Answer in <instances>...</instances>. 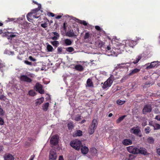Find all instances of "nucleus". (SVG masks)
<instances>
[{
    "instance_id": "nucleus-1",
    "label": "nucleus",
    "mask_w": 160,
    "mask_h": 160,
    "mask_svg": "<svg viewBox=\"0 0 160 160\" xmlns=\"http://www.w3.org/2000/svg\"><path fill=\"white\" fill-rule=\"evenodd\" d=\"M137 42L136 41L132 40H128L127 41V42L125 45H121L119 46L118 49L120 51L128 52L129 51L128 49V46L130 47L133 48L135 45H136Z\"/></svg>"
},
{
    "instance_id": "nucleus-2",
    "label": "nucleus",
    "mask_w": 160,
    "mask_h": 160,
    "mask_svg": "<svg viewBox=\"0 0 160 160\" xmlns=\"http://www.w3.org/2000/svg\"><path fill=\"white\" fill-rule=\"evenodd\" d=\"M1 33L2 34L3 36L7 38L8 40H12V38H15L16 36V32H9L7 30L2 31L1 30Z\"/></svg>"
},
{
    "instance_id": "nucleus-3",
    "label": "nucleus",
    "mask_w": 160,
    "mask_h": 160,
    "mask_svg": "<svg viewBox=\"0 0 160 160\" xmlns=\"http://www.w3.org/2000/svg\"><path fill=\"white\" fill-rule=\"evenodd\" d=\"M70 145L74 149L79 150L82 146V143L80 141L76 139L72 141L70 143Z\"/></svg>"
},
{
    "instance_id": "nucleus-4",
    "label": "nucleus",
    "mask_w": 160,
    "mask_h": 160,
    "mask_svg": "<svg viewBox=\"0 0 160 160\" xmlns=\"http://www.w3.org/2000/svg\"><path fill=\"white\" fill-rule=\"evenodd\" d=\"M115 79L114 76L111 75L110 77L103 84L102 88L105 89L108 88L110 87Z\"/></svg>"
},
{
    "instance_id": "nucleus-5",
    "label": "nucleus",
    "mask_w": 160,
    "mask_h": 160,
    "mask_svg": "<svg viewBox=\"0 0 160 160\" xmlns=\"http://www.w3.org/2000/svg\"><path fill=\"white\" fill-rule=\"evenodd\" d=\"M131 133H133L140 137L142 136V134L141 131L139 127L137 126L136 127H133L131 128L130 130Z\"/></svg>"
},
{
    "instance_id": "nucleus-6",
    "label": "nucleus",
    "mask_w": 160,
    "mask_h": 160,
    "mask_svg": "<svg viewBox=\"0 0 160 160\" xmlns=\"http://www.w3.org/2000/svg\"><path fill=\"white\" fill-rule=\"evenodd\" d=\"M19 79L22 82H26L28 83H30L32 81V79L26 75H20Z\"/></svg>"
},
{
    "instance_id": "nucleus-7",
    "label": "nucleus",
    "mask_w": 160,
    "mask_h": 160,
    "mask_svg": "<svg viewBox=\"0 0 160 160\" xmlns=\"http://www.w3.org/2000/svg\"><path fill=\"white\" fill-rule=\"evenodd\" d=\"M127 151L130 153L137 154L138 148L133 146H130L127 147Z\"/></svg>"
},
{
    "instance_id": "nucleus-8",
    "label": "nucleus",
    "mask_w": 160,
    "mask_h": 160,
    "mask_svg": "<svg viewBox=\"0 0 160 160\" xmlns=\"http://www.w3.org/2000/svg\"><path fill=\"white\" fill-rule=\"evenodd\" d=\"M57 155L55 150H52L50 151L49 155V160H56Z\"/></svg>"
},
{
    "instance_id": "nucleus-9",
    "label": "nucleus",
    "mask_w": 160,
    "mask_h": 160,
    "mask_svg": "<svg viewBox=\"0 0 160 160\" xmlns=\"http://www.w3.org/2000/svg\"><path fill=\"white\" fill-rule=\"evenodd\" d=\"M58 135H55L52 137L50 140V144L52 145H56L58 143Z\"/></svg>"
},
{
    "instance_id": "nucleus-10",
    "label": "nucleus",
    "mask_w": 160,
    "mask_h": 160,
    "mask_svg": "<svg viewBox=\"0 0 160 160\" xmlns=\"http://www.w3.org/2000/svg\"><path fill=\"white\" fill-rule=\"evenodd\" d=\"M35 87L37 91L40 94H42L44 93V90L42 89V86L39 83L37 82L36 84Z\"/></svg>"
},
{
    "instance_id": "nucleus-11",
    "label": "nucleus",
    "mask_w": 160,
    "mask_h": 160,
    "mask_svg": "<svg viewBox=\"0 0 160 160\" xmlns=\"http://www.w3.org/2000/svg\"><path fill=\"white\" fill-rule=\"evenodd\" d=\"M152 108L149 105L147 104L144 106L143 110V113L144 114H146L147 113L149 112H151Z\"/></svg>"
},
{
    "instance_id": "nucleus-12",
    "label": "nucleus",
    "mask_w": 160,
    "mask_h": 160,
    "mask_svg": "<svg viewBox=\"0 0 160 160\" xmlns=\"http://www.w3.org/2000/svg\"><path fill=\"white\" fill-rule=\"evenodd\" d=\"M27 19L29 22H31L33 18H38L39 16H37L34 15L31 12L28 13L27 15Z\"/></svg>"
},
{
    "instance_id": "nucleus-13",
    "label": "nucleus",
    "mask_w": 160,
    "mask_h": 160,
    "mask_svg": "<svg viewBox=\"0 0 160 160\" xmlns=\"http://www.w3.org/2000/svg\"><path fill=\"white\" fill-rule=\"evenodd\" d=\"M5 160H14V158L11 154L9 153H6L4 156Z\"/></svg>"
},
{
    "instance_id": "nucleus-14",
    "label": "nucleus",
    "mask_w": 160,
    "mask_h": 160,
    "mask_svg": "<svg viewBox=\"0 0 160 160\" xmlns=\"http://www.w3.org/2000/svg\"><path fill=\"white\" fill-rule=\"evenodd\" d=\"M147 150L144 148L140 147L139 149L138 148L137 154H141L144 155L147 154Z\"/></svg>"
},
{
    "instance_id": "nucleus-15",
    "label": "nucleus",
    "mask_w": 160,
    "mask_h": 160,
    "mask_svg": "<svg viewBox=\"0 0 160 160\" xmlns=\"http://www.w3.org/2000/svg\"><path fill=\"white\" fill-rule=\"evenodd\" d=\"M132 141L129 139H125L122 141V143L125 146H128L131 145L132 144Z\"/></svg>"
},
{
    "instance_id": "nucleus-16",
    "label": "nucleus",
    "mask_w": 160,
    "mask_h": 160,
    "mask_svg": "<svg viewBox=\"0 0 160 160\" xmlns=\"http://www.w3.org/2000/svg\"><path fill=\"white\" fill-rule=\"evenodd\" d=\"M142 57L140 56H137L135 59H132L130 61L131 63H133L134 64L137 63L141 59Z\"/></svg>"
},
{
    "instance_id": "nucleus-17",
    "label": "nucleus",
    "mask_w": 160,
    "mask_h": 160,
    "mask_svg": "<svg viewBox=\"0 0 160 160\" xmlns=\"http://www.w3.org/2000/svg\"><path fill=\"white\" fill-rule=\"evenodd\" d=\"M105 42L101 41H98L95 42V45L98 48L103 47L104 45Z\"/></svg>"
},
{
    "instance_id": "nucleus-18",
    "label": "nucleus",
    "mask_w": 160,
    "mask_h": 160,
    "mask_svg": "<svg viewBox=\"0 0 160 160\" xmlns=\"http://www.w3.org/2000/svg\"><path fill=\"white\" fill-rule=\"evenodd\" d=\"M82 148H81V151L84 154H87L89 151V149L88 147L84 146L83 147L82 145Z\"/></svg>"
},
{
    "instance_id": "nucleus-19",
    "label": "nucleus",
    "mask_w": 160,
    "mask_h": 160,
    "mask_svg": "<svg viewBox=\"0 0 160 160\" xmlns=\"http://www.w3.org/2000/svg\"><path fill=\"white\" fill-rule=\"evenodd\" d=\"M140 70V68H136L131 70V72L129 73V76H131L138 72Z\"/></svg>"
},
{
    "instance_id": "nucleus-20",
    "label": "nucleus",
    "mask_w": 160,
    "mask_h": 160,
    "mask_svg": "<svg viewBox=\"0 0 160 160\" xmlns=\"http://www.w3.org/2000/svg\"><path fill=\"white\" fill-rule=\"evenodd\" d=\"M75 69L79 71L82 72L84 70V68L81 65H77L75 66Z\"/></svg>"
},
{
    "instance_id": "nucleus-21",
    "label": "nucleus",
    "mask_w": 160,
    "mask_h": 160,
    "mask_svg": "<svg viewBox=\"0 0 160 160\" xmlns=\"http://www.w3.org/2000/svg\"><path fill=\"white\" fill-rule=\"evenodd\" d=\"M66 35L69 37L76 36V35L75 34L73 30L68 31L66 33Z\"/></svg>"
},
{
    "instance_id": "nucleus-22",
    "label": "nucleus",
    "mask_w": 160,
    "mask_h": 160,
    "mask_svg": "<svg viewBox=\"0 0 160 160\" xmlns=\"http://www.w3.org/2000/svg\"><path fill=\"white\" fill-rule=\"evenodd\" d=\"M97 125H98L97 120L96 119H94L93 120L92 123L91 124V125L90 126L95 128H96L97 127Z\"/></svg>"
},
{
    "instance_id": "nucleus-23",
    "label": "nucleus",
    "mask_w": 160,
    "mask_h": 160,
    "mask_svg": "<svg viewBox=\"0 0 160 160\" xmlns=\"http://www.w3.org/2000/svg\"><path fill=\"white\" fill-rule=\"evenodd\" d=\"M41 8V4H38V7L37 8H35L31 12L33 14L36 13L40 10Z\"/></svg>"
},
{
    "instance_id": "nucleus-24",
    "label": "nucleus",
    "mask_w": 160,
    "mask_h": 160,
    "mask_svg": "<svg viewBox=\"0 0 160 160\" xmlns=\"http://www.w3.org/2000/svg\"><path fill=\"white\" fill-rule=\"evenodd\" d=\"M87 84L88 87H93V84L91 79L88 78L87 81Z\"/></svg>"
},
{
    "instance_id": "nucleus-25",
    "label": "nucleus",
    "mask_w": 160,
    "mask_h": 160,
    "mask_svg": "<svg viewBox=\"0 0 160 160\" xmlns=\"http://www.w3.org/2000/svg\"><path fill=\"white\" fill-rule=\"evenodd\" d=\"M44 100V98L43 97L37 99V101L35 103L36 105H37L39 104H40L43 102Z\"/></svg>"
},
{
    "instance_id": "nucleus-26",
    "label": "nucleus",
    "mask_w": 160,
    "mask_h": 160,
    "mask_svg": "<svg viewBox=\"0 0 160 160\" xmlns=\"http://www.w3.org/2000/svg\"><path fill=\"white\" fill-rule=\"evenodd\" d=\"M49 106V103L46 102L43 104L42 106V109L44 111H46L48 110Z\"/></svg>"
},
{
    "instance_id": "nucleus-27",
    "label": "nucleus",
    "mask_w": 160,
    "mask_h": 160,
    "mask_svg": "<svg viewBox=\"0 0 160 160\" xmlns=\"http://www.w3.org/2000/svg\"><path fill=\"white\" fill-rule=\"evenodd\" d=\"M127 63H122L118 64L116 67L117 68H127L126 66Z\"/></svg>"
},
{
    "instance_id": "nucleus-28",
    "label": "nucleus",
    "mask_w": 160,
    "mask_h": 160,
    "mask_svg": "<svg viewBox=\"0 0 160 160\" xmlns=\"http://www.w3.org/2000/svg\"><path fill=\"white\" fill-rule=\"evenodd\" d=\"M52 33L54 35V36L52 38L53 40H56L58 39V38L59 37V34L55 32H53Z\"/></svg>"
},
{
    "instance_id": "nucleus-29",
    "label": "nucleus",
    "mask_w": 160,
    "mask_h": 160,
    "mask_svg": "<svg viewBox=\"0 0 160 160\" xmlns=\"http://www.w3.org/2000/svg\"><path fill=\"white\" fill-rule=\"evenodd\" d=\"M82 131L80 130H78L76 131L74 136L76 137L80 136L82 135Z\"/></svg>"
},
{
    "instance_id": "nucleus-30",
    "label": "nucleus",
    "mask_w": 160,
    "mask_h": 160,
    "mask_svg": "<svg viewBox=\"0 0 160 160\" xmlns=\"http://www.w3.org/2000/svg\"><path fill=\"white\" fill-rule=\"evenodd\" d=\"M74 127L73 122H69L68 124V127L69 130H72Z\"/></svg>"
},
{
    "instance_id": "nucleus-31",
    "label": "nucleus",
    "mask_w": 160,
    "mask_h": 160,
    "mask_svg": "<svg viewBox=\"0 0 160 160\" xmlns=\"http://www.w3.org/2000/svg\"><path fill=\"white\" fill-rule=\"evenodd\" d=\"M64 42L67 46L70 45L72 43L71 40L68 39H66L64 40Z\"/></svg>"
},
{
    "instance_id": "nucleus-32",
    "label": "nucleus",
    "mask_w": 160,
    "mask_h": 160,
    "mask_svg": "<svg viewBox=\"0 0 160 160\" xmlns=\"http://www.w3.org/2000/svg\"><path fill=\"white\" fill-rule=\"evenodd\" d=\"M95 128L90 126L88 129V133L90 135L92 134L94 132Z\"/></svg>"
},
{
    "instance_id": "nucleus-33",
    "label": "nucleus",
    "mask_w": 160,
    "mask_h": 160,
    "mask_svg": "<svg viewBox=\"0 0 160 160\" xmlns=\"http://www.w3.org/2000/svg\"><path fill=\"white\" fill-rule=\"evenodd\" d=\"M147 140L149 144H153L154 143V139L152 137H149Z\"/></svg>"
},
{
    "instance_id": "nucleus-34",
    "label": "nucleus",
    "mask_w": 160,
    "mask_h": 160,
    "mask_svg": "<svg viewBox=\"0 0 160 160\" xmlns=\"http://www.w3.org/2000/svg\"><path fill=\"white\" fill-rule=\"evenodd\" d=\"M92 34L90 33V32H88L85 33V35L84 37V38L85 39L88 38L89 37H91L92 36Z\"/></svg>"
},
{
    "instance_id": "nucleus-35",
    "label": "nucleus",
    "mask_w": 160,
    "mask_h": 160,
    "mask_svg": "<svg viewBox=\"0 0 160 160\" xmlns=\"http://www.w3.org/2000/svg\"><path fill=\"white\" fill-rule=\"evenodd\" d=\"M50 43L53 46L55 47V48L57 47L58 45L59 44L58 41H51Z\"/></svg>"
},
{
    "instance_id": "nucleus-36",
    "label": "nucleus",
    "mask_w": 160,
    "mask_h": 160,
    "mask_svg": "<svg viewBox=\"0 0 160 160\" xmlns=\"http://www.w3.org/2000/svg\"><path fill=\"white\" fill-rule=\"evenodd\" d=\"M126 116V115H123L119 117L116 121L117 123H119L123 120L124 118Z\"/></svg>"
},
{
    "instance_id": "nucleus-37",
    "label": "nucleus",
    "mask_w": 160,
    "mask_h": 160,
    "mask_svg": "<svg viewBox=\"0 0 160 160\" xmlns=\"http://www.w3.org/2000/svg\"><path fill=\"white\" fill-rule=\"evenodd\" d=\"M47 48L48 51L49 52H52L53 49L52 46L49 44H48L47 45Z\"/></svg>"
},
{
    "instance_id": "nucleus-38",
    "label": "nucleus",
    "mask_w": 160,
    "mask_h": 160,
    "mask_svg": "<svg viewBox=\"0 0 160 160\" xmlns=\"http://www.w3.org/2000/svg\"><path fill=\"white\" fill-rule=\"evenodd\" d=\"M81 119V116L79 114L76 115L75 117L74 120L76 121H79Z\"/></svg>"
},
{
    "instance_id": "nucleus-39",
    "label": "nucleus",
    "mask_w": 160,
    "mask_h": 160,
    "mask_svg": "<svg viewBox=\"0 0 160 160\" xmlns=\"http://www.w3.org/2000/svg\"><path fill=\"white\" fill-rule=\"evenodd\" d=\"M150 64L151 65V66H152L153 68L155 67H157L158 65V63L157 61H154L153 62H151Z\"/></svg>"
},
{
    "instance_id": "nucleus-40",
    "label": "nucleus",
    "mask_w": 160,
    "mask_h": 160,
    "mask_svg": "<svg viewBox=\"0 0 160 160\" xmlns=\"http://www.w3.org/2000/svg\"><path fill=\"white\" fill-rule=\"evenodd\" d=\"M74 50V49L72 47H69L66 48V51L69 52H71L73 51Z\"/></svg>"
},
{
    "instance_id": "nucleus-41",
    "label": "nucleus",
    "mask_w": 160,
    "mask_h": 160,
    "mask_svg": "<svg viewBox=\"0 0 160 160\" xmlns=\"http://www.w3.org/2000/svg\"><path fill=\"white\" fill-rule=\"evenodd\" d=\"M125 102V101H122L120 99H118L117 101V104L119 105H122L124 104Z\"/></svg>"
},
{
    "instance_id": "nucleus-42",
    "label": "nucleus",
    "mask_w": 160,
    "mask_h": 160,
    "mask_svg": "<svg viewBox=\"0 0 160 160\" xmlns=\"http://www.w3.org/2000/svg\"><path fill=\"white\" fill-rule=\"evenodd\" d=\"M28 94L31 96H34L36 95L35 92L33 90H31L28 92Z\"/></svg>"
},
{
    "instance_id": "nucleus-43",
    "label": "nucleus",
    "mask_w": 160,
    "mask_h": 160,
    "mask_svg": "<svg viewBox=\"0 0 160 160\" xmlns=\"http://www.w3.org/2000/svg\"><path fill=\"white\" fill-rule=\"evenodd\" d=\"M153 126L154 127V130L160 129V125L159 124H156L155 126L153 125Z\"/></svg>"
},
{
    "instance_id": "nucleus-44",
    "label": "nucleus",
    "mask_w": 160,
    "mask_h": 160,
    "mask_svg": "<svg viewBox=\"0 0 160 160\" xmlns=\"http://www.w3.org/2000/svg\"><path fill=\"white\" fill-rule=\"evenodd\" d=\"M150 128L149 127H147L144 129V131L146 134L149 133L150 132Z\"/></svg>"
},
{
    "instance_id": "nucleus-45",
    "label": "nucleus",
    "mask_w": 160,
    "mask_h": 160,
    "mask_svg": "<svg viewBox=\"0 0 160 160\" xmlns=\"http://www.w3.org/2000/svg\"><path fill=\"white\" fill-rule=\"evenodd\" d=\"M90 151L91 152L95 154L97 153V150L96 149L94 148H92L90 149Z\"/></svg>"
},
{
    "instance_id": "nucleus-46",
    "label": "nucleus",
    "mask_w": 160,
    "mask_h": 160,
    "mask_svg": "<svg viewBox=\"0 0 160 160\" xmlns=\"http://www.w3.org/2000/svg\"><path fill=\"white\" fill-rule=\"evenodd\" d=\"M62 47H58V48H57V51H58V53H59V54L62 53Z\"/></svg>"
},
{
    "instance_id": "nucleus-47",
    "label": "nucleus",
    "mask_w": 160,
    "mask_h": 160,
    "mask_svg": "<svg viewBox=\"0 0 160 160\" xmlns=\"http://www.w3.org/2000/svg\"><path fill=\"white\" fill-rule=\"evenodd\" d=\"M79 22L80 24H82L84 26L87 25V23L85 21L80 20Z\"/></svg>"
},
{
    "instance_id": "nucleus-48",
    "label": "nucleus",
    "mask_w": 160,
    "mask_h": 160,
    "mask_svg": "<svg viewBox=\"0 0 160 160\" xmlns=\"http://www.w3.org/2000/svg\"><path fill=\"white\" fill-rule=\"evenodd\" d=\"M24 63L30 66H32V63L31 62H29L27 60H25L24 61Z\"/></svg>"
},
{
    "instance_id": "nucleus-49",
    "label": "nucleus",
    "mask_w": 160,
    "mask_h": 160,
    "mask_svg": "<svg viewBox=\"0 0 160 160\" xmlns=\"http://www.w3.org/2000/svg\"><path fill=\"white\" fill-rule=\"evenodd\" d=\"M41 26L42 27L45 28L48 26V23L46 22H45L43 23H42Z\"/></svg>"
},
{
    "instance_id": "nucleus-50",
    "label": "nucleus",
    "mask_w": 160,
    "mask_h": 160,
    "mask_svg": "<svg viewBox=\"0 0 160 160\" xmlns=\"http://www.w3.org/2000/svg\"><path fill=\"white\" fill-rule=\"evenodd\" d=\"M147 122L146 120H144L142 121V125L143 127H144L147 125Z\"/></svg>"
},
{
    "instance_id": "nucleus-51",
    "label": "nucleus",
    "mask_w": 160,
    "mask_h": 160,
    "mask_svg": "<svg viewBox=\"0 0 160 160\" xmlns=\"http://www.w3.org/2000/svg\"><path fill=\"white\" fill-rule=\"evenodd\" d=\"M29 59L31 61L35 62L36 61V59L33 58L32 56H30L29 57Z\"/></svg>"
},
{
    "instance_id": "nucleus-52",
    "label": "nucleus",
    "mask_w": 160,
    "mask_h": 160,
    "mask_svg": "<svg viewBox=\"0 0 160 160\" xmlns=\"http://www.w3.org/2000/svg\"><path fill=\"white\" fill-rule=\"evenodd\" d=\"M4 112L2 108H0V115H4Z\"/></svg>"
},
{
    "instance_id": "nucleus-53",
    "label": "nucleus",
    "mask_w": 160,
    "mask_h": 160,
    "mask_svg": "<svg viewBox=\"0 0 160 160\" xmlns=\"http://www.w3.org/2000/svg\"><path fill=\"white\" fill-rule=\"evenodd\" d=\"M3 120L0 117V125H3L4 124Z\"/></svg>"
},
{
    "instance_id": "nucleus-54",
    "label": "nucleus",
    "mask_w": 160,
    "mask_h": 160,
    "mask_svg": "<svg viewBox=\"0 0 160 160\" xmlns=\"http://www.w3.org/2000/svg\"><path fill=\"white\" fill-rule=\"evenodd\" d=\"M95 28L98 31H101V29L100 27L98 26H95Z\"/></svg>"
},
{
    "instance_id": "nucleus-55",
    "label": "nucleus",
    "mask_w": 160,
    "mask_h": 160,
    "mask_svg": "<svg viewBox=\"0 0 160 160\" xmlns=\"http://www.w3.org/2000/svg\"><path fill=\"white\" fill-rule=\"evenodd\" d=\"M48 15L49 16H51L52 17H53L55 15L54 13H53L52 12H49L48 13Z\"/></svg>"
},
{
    "instance_id": "nucleus-56",
    "label": "nucleus",
    "mask_w": 160,
    "mask_h": 160,
    "mask_svg": "<svg viewBox=\"0 0 160 160\" xmlns=\"http://www.w3.org/2000/svg\"><path fill=\"white\" fill-rule=\"evenodd\" d=\"M153 68V67H152V66H151V65L150 64L149 65L147 66L146 67V69H151V68Z\"/></svg>"
},
{
    "instance_id": "nucleus-57",
    "label": "nucleus",
    "mask_w": 160,
    "mask_h": 160,
    "mask_svg": "<svg viewBox=\"0 0 160 160\" xmlns=\"http://www.w3.org/2000/svg\"><path fill=\"white\" fill-rule=\"evenodd\" d=\"M157 153L160 156V148L157 149Z\"/></svg>"
},
{
    "instance_id": "nucleus-58",
    "label": "nucleus",
    "mask_w": 160,
    "mask_h": 160,
    "mask_svg": "<svg viewBox=\"0 0 160 160\" xmlns=\"http://www.w3.org/2000/svg\"><path fill=\"white\" fill-rule=\"evenodd\" d=\"M3 146H0V153H1L3 150Z\"/></svg>"
},
{
    "instance_id": "nucleus-59",
    "label": "nucleus",
    "mask_w": 160,
    "mask_h": 160,
    "mask_svg": "<svg viewBox=\"0 0 160 160\" xmlns=\"http://www.w3.org/2000/svg\"><path fill=\"white\" fill-rule=\"evenodd\" d=\"M111 48L109 46H108L106 48V51H109L110 50Z\"/></svg>"
},
{
    "instance_id": "nucleus-60",
    "label": "nucleus",
    "mask_w": 160,
    "mask_h": 160,
    "mask_svg": "<svg viewBox=\"0 0 160 160\" xmlns=\"http://www.w3.org/2000/svg\"><path fill=\"white\" fill-rule=\"evenodd\" d=\"M58 160H64L63 156H60L59 157Z\"/></svg>"
},
{
    "instance_id": "nucleus-61",
    "label": "nucleus",
    "mask_w": 160,
    "mask_h": 160,
    "mask_svg": "<svg viewBox=\"0 0 160 160\" xmlns=\"http://www.w3.org/2000/svg\"><path fill=\"white\" fill-rule=\"evenodd\" d=\"M63 29L64 30H65L66 29V23L65 22H64L63 24Z\"/></svg>"
},
{
    "instance_id": "nucleus-62",
    "label": "nucleus",
    "mask_w": 160,
    "mask_h": 160,
    "mask_svg": "<svg viewBox=\"0 0 160 160\" xmlns=\"http://www.w3.org/2000/svg\"><path fill=\"white\" fill-rule=\"evenodd\" d=\"M62 17V16L61 15H58L56 17V18L57 19H59L61 18Z\"/></svg>"
},
{
    "instance_id": "nucleus-63",
    "label": "nucleus",
    "mask_w": 160,
    "mask_h": 160,
    "mask_svg": "<svg viewBox=\"0 0 160 160\" xmlns=\"http://www.w3.org/2000/svg\"><path fill=\"white\" fill-rule=\"evenodd\" d=\"M34 156V155L32 156L29 160H33Z\"/></svg>"
},
{
    "instance_id": "nucleus-64",
    "label": "nucleus",
    "mask_w": 160,
    "mask_h": 160,
    "mask_svg": "<svg viewBox=\"0 0 160 160\" xmlns=\"http://www.w3.org/2000/svg\"><path fill=\"white\" fill-rule=\"evenodd\" d=\"M3 67V64L2 63L0 62V69L2 68Z\"/></svg>"
}]
</instances>
